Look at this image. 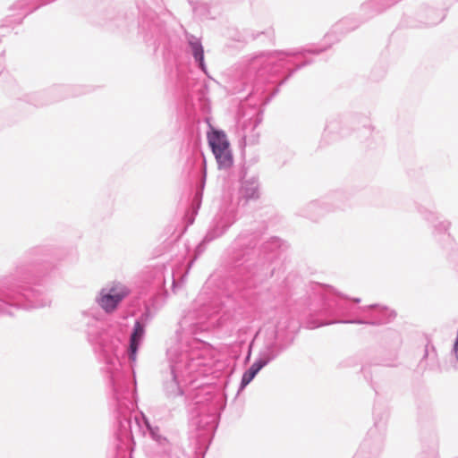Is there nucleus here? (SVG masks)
I'll return each mask as SVG.
<instances>
[{
  "label": "nucleus",
  "mask_w": 458,
  "mask_h": 458,
  "mask_svg": "<svg viewBox=\"0 0 458 458\" xmlns=\"http://www.w3.org/2000/svg\"><path fill=\"white\" fill-rule=\"evenodd\" d=\"M140 29L147 45L156 51L160 46L168 44V32L165 23L152 11L144 13L140 21Z\"/></svg>",
  "instance_id": "11"
},
{
  "label": "nucleus",
  "mask_w": 458,
  "mask_h": 458,
  "mask_svg": "<svg viewBox=\"0 0 458 458\" xmlns=\"http://www.w3.org/2000/svg\"><path fill=\"white\" fill-rule=\"evenodd\" d=\"M360 119L367 121L366 117H362L357 114H337L331 116L326 124L324 131L319 141V147H326L340 139L351 134L354 125L360 122Z\"/></svg>",
  "instance_id": "10"
},
{
  "label": "nucleus",
  "mask_w": 458,
  "mask_h": 458,
  "mask_svg": "<svg viewBox=\"0 0 458 458\" xmlns=\"http://www.w3.org/2000/svg\"><path fill=\"white\" fill-rule=\"evenodd\" d=\"M29 3L27 0H18L10 6V11H25Z\"/></svg>",
  "instance_id": "34"
},
{
  "label": "nucleus",
  "mask_w": 458,
  "mask_h": 458,
  "mask_svg": "<svg viewBox=\"0 0 458 458\" xmlns=\"http://www.w3.org/2000/svg\"><path fill=\"white\" fill-rule=\"evenodd\" d=\"M256 374L253 373L252 371H250L249 369H247L242 376V378H241V382H240V385H239V387H238V391L236 393V396L239 395V394L243 391L247 386L248 385H250L253 379L256 377Z\"/></svg>",
  "instance_id": "27"
},
{
  "label": "nucleus",
  "mask_w": 458,
  "mask_h": 458,
  "mask_svg": "<svg viewBox=\"0 0 458 458\" xmlns=\"http://www.w3.org/2000/svg\"><path fill=\"white\" fill-rule=\"evenodd\" d=\"M269 349L270 347H265L262 344L254 362L248 368L250 371L258 375L262 369L277 358L276 353H272Z\"/></svg>",
  "instance_id": "20"
},
{
  "label": "nucleus",
  "mask_w": 458,
  "mask_h": 458,
  "mask_svg": "<svg viewBox=\"0 0 458 458\" xmlns=\"http://www.w3.org/2000/svg\"><path fill=\"white\" fill-rule=\"evenodd\" d=\"M11 308L21 309V257L13 272L0 281V314L12 315Z\"/></svg>",
  "instance_id": "9"
},
{
  "label": "nucleus",
  "mask_w": 458,
  "mask_h": 458,
  "mask_svg": "<svg viewBox=\"0 0 458 458\" xmlns=\"http://www.w3.org/2000/svg\"><path fill=\"white\" fill-rule=\"evenodd\" d=\"M263 233V226L244 229L233 242L230 276L235 290L242 293V297L249 295L244 291L284 276L282 255L288 249L287 242L278 236H271L261 242Z\"/></svg>",
  "instance_id": "2"
},
{
  "label": "nucleus",
  "mask_w": 458,
  "mask_h": 458,
  "mask_svg": "<svg viewBox=\"0 0 458 458\" xmlns=\"http://www.w3.org/2000/svg\"><path fill=\"white\" fill-rule=\"evenodd\" d=\"M130 293L126 286L102 288L95 301L107 314L115 311L123 299Z\"/></svg>",
  "instance_id": "13"
},
{
  "label": "nucleus",
  "mask_w": 458,
  "mask_h": 458,
  "mask_svg": "<svg viewBox=\"0 0 458 458\" xmlns=\"http://www.w3.org/2000/svg\"><path fill=\"white\" fill-rule=\"evenodd\" d=\"M353 458H368L367 456L362 455L361 453H357L354 454Z\"/></svg>",
  "instance_id": "42"
},
{
  "label": "nucleus",
  "mask_w": 458,
  "mask_h": 458,
  "mask_svg": "<svg viewBox=\"0 0 458 458\" xmlns=\"http://www.w3.org/2000/svg\"><path fill=\"white\" fill-rule=\"evenodd\" d=\"M219 170H226L233 165V156L231 147L227 149L219 150L213 153Z\"/></svg>",
  "instance_id": "23"
},
{
  "label": "nucleus",
  "mask_w": 458,
  "mask_h": 458,
  "mask_svg": "<svg viewBox=\"0 0 458 458\" xmlns=\"http://www.w3.org/2000/svg\"><path fill=\"white\" fill-rule=\"evenodd\" d=\"M299 328V322L286 314L277 320L272 331L266 333L263 345L270 347L269 351L278 357L293 344Z\"/></svg>",
  "instance_id": "8"
},
{
  "label": "nucleus",
  "mask_w": 458,
  "mask_h": 458,
  "mask_svg": "<svg viewBox=\"0 0 458 458\" xmlns=\"http://www.w3.org/2000/svg\"><path fill=\"white\" fill-rule=\"evenodd\" d=\"M130 387L134 390L136 393V385H130ZM133 400L135 402V405L133 409L130 411L129 418L131 420V429L127 434L126 429L119 430L118 420L114 414V405L113 402V394L110 390V401L109 405L113 410V415L114 418V458H133L132 452L134 450V437H133V421L135 429L141 434L142 436H146L147 434L149 436L151 439L157 442L159 445L165 446L168 443L165 437L160 434L159 428L157 426H152L148 418L145 416L143 412H140L139 415H135L132 420V412L137 407V396L134 394Z\"/></svg>",
  "instance_id": "5"
},
{
  "label": "nucleus",
  "mask_w": 458,
  "mask_h": 458,
  "mask_svg": "<svg viewBox=\"0 0 458 458\" xmlns=\"http://www.w3.org/2000/svg\"><path fill=\"white\" fill-rule=\"evenodd\" d=\"M256 336H257V335L253 337V339L247 345V352H246L245 357L243 359V363L245 365L250 361L253 347L255 344Z\"/></svg>",
  "instance_id": "32"
},
{
  "label": "nucleus",
  "mask_w": 458,
  "mask_h": 458,
  "mask_svg": "<svg viewBox=\"0 0 458 458\" xmlns=\"http://www.w3.org/2000/svg\"><path fill=\"white\" fill-rule=\"evenodd\" d=\"M362 126H363V129H364L368 133H370V132H371V131H372V127H371V125H370V124H369V125H367L366 123H363V125H362Z\"/></svg>",
  "instance_id": "41"
},
{
  "label": "nucleus",
  "mask_w": 458,
  "mask_h": 458,
  "mask_svg": "<svg viewBox=\"0 0 458 458\" xmlns=\"http://www.w3.org/2000/svg\"><path fill=\"white\" fill-rule=\"evenodd\" d=\"M269 349L270 347H265L262 344L254 362L248 368L250 371L258 375L262 369L277 358L276 353H272Z\"/></svg>",
  "instance_id": "21"
},
{
  "label": "nucleus",
  "mask_w": 458,
  "mask_h": 458,
  "mask_svg": "<svg viewBox=\"0 0 458 458\" xmlns=\"http://www.w3.org/2000/svg\"><path fill=\"white\" fill-rule=\"evenodd\" d=\"M395 358H396V356L394 355L393 358L383 359L380 361H376L375 365H380V366H386V367H393V366H394V361Z\"/></svg>",
  "instance_id": "36"
},
{
  "label": "nucleus",
  "mask_w": 458,
  "mask_h": 458,
  "mask_svg": "<svg viewBox=\"0 0 458 458\" xmlns=\"http://www.w3.org/2000/svg\"><path fill=\"white\" fill-rule=\"evenodd\" d=\"M193 12L204 15L208 18V4H198L192 6Z\"/></svg>",
  "instance_id": "33"
},
{
  "label": "nucleus",
  "mask_w": 458,
  "mask_h": 458,
  "mask_svg": "<svg viewBox=\"0 0 458 458\" xmlns=\"http://www.w3.org/2000/svg\"><path fill=\"white\" fill-rule=\"evenodd\" d=\"M260 197V183L259 176H247L244 169L240 172V187L238 190V204L245 206L250 201Z\"/></svg>",
  "instance_id": "14"
},
{
  "label": "nucleus",
  "mask_w": 458,
  "mask_h": 458,
  "mask_svg": "<svg viewBox=\"0 0 458 458\" xmlns=\"http://www.w3.org/2000/svg\"><path fill=\"white\" fill-rule=\"evenodd\" d=\"M437 357V353L435 345L431 343L430 339L427 338V343L424 346V353L419 363L420 368L426 369L428 365L426 360L428 359L435 360Z\"/></svg>",
  "instance_id": "26"
},
{
  "label": "nucleus",
  "mask_w": 458,
  "mask_h": 458,
  "mask_svg": "<svg viewBox=\"0 0 458 458\" xmlns=\"http://www.w3.org/2000/svg\"><path fill=\"white\" fill-rule=\"evenodd\" d=\"M373 416L374 426L369 429L366 437L357 451V453H361L362 455L368 458H378L383 450L389 410L376 403Z\"/></svg>",
  "instance_id": "7"
},
{
  "label": "nucleus",
  "mask_w": 458,
  "mask_h": 458,
  "mask_svg": "<svg viewBox=\"0 0 458 458\" xmlns=\"http://www.w3.org/2000/svg\"><path fill=\"white\" fill-rule=\"evenodd\" d=\"M430 444H431V447H432V457L431 458H436V454H435V447L437 446V435L436 433V431H433L431 434H430Z\"/></svg>",
  "instance_id": "37"
},
{
  "label": "nucleus",
  "mask_w": 458,
  "mask_h": 458,
  "mask_svg": "<svg viewBox=\"0 0 458 458\" xmlns=\"http://www.w3.org/2000/svg\"><path fill=\"white\" fill-rule=\"evenodd\" d=\"M360 371L363 374L364 379L370 384L371 387L374 389L375 393L377 394V390L372 382V373L370 371V368L369 367H361Z\"/></svg>",
  "instance_id": "31"
},
{
  "label": "nucleus",
  "mask_w": 458,
  "mask_h": 458,
  "mask_svg": "<svg viewBox=\"0 0 458 458\" xmlns=\"http://www.w3.org/2000/svg\"><path fill=\"white\" fill-rule=\"evenodd\" d=\"M207 138L212 153L227 149L231 147L226 133L221 129L210 127Z\"/></svg>",
  "instance_id": "18"
},
{
  "label": "nucleus",
  "mask_w": 458,
  "mask_h": 458,
  "mask_svg": "<svg viewBox=\"0 0 458 458\" xmlns=\"http://www.w3.org/2000/svg\"><path fill=\"white\" fill-rule=\"evenodd\" d=\"M156 314V301L151 299L145 301L143 310L135 319L126 350L121 338L122 334L96 307L79 311L72 317L71 323L73 330L85 335L97 358L105 364L119 430L126 429L127 433L131 424L130 411L135 405V393L130 387V385H136L134 365L146 335V327Z\"/></svg>",
  "instance_id": "1"
},
{
  "label": "nucleus",
  "mask_w": 458,
  "mask_h": 458,
  "mask_svg": "<svg viewBox=\"0 0 458 458\" xmlns=\"http://www.w3.org/2000/svg\"><path fill=\"white\" fill-rule=\"evenodd\" d=\"M168 369L163 376V392L169 400L179 399L183 403L190 401L192 388L185 382V370L189 363L199 356H193L187 352H178L176 348L167 351Z\"/></svg>",
  "instance_id": "6"
},
{
  "label": "nucleus",
  "mask_w": 458,
  "mask_h": 458,
  "mask_svg": "<svg viewBox=\"0 0 458 458\" xmlns=\"http://www.w3.org/2000/svg\"><path fill=\"white\" fill-rule=\"evenodd\" d=\"M51 104L67 98L78 97L88 92V88L78 85H54L45 89Z\"/></svg>",
  "instance_id": "15"
},
{
  "label": "nucleus",
  "mask_w": 458,
  "mask_h": 458,
  "mask_svg": "<svg viewBox=\"0 0 458 458\" xmlns=\"http://www.w3.org/2000/svg\"><path fill=\"white\" fill-rule=\"evenodd\" d=\"M323 199L329 202L327 205L329 212H334L349 207L350 195L345 191L338 190L323 197Z\"/></svg>",
  "instance_id": "19"
},
{
  "label": "nucleus",
  "mask_w": 458,
  "mask_h": 458,
  "mask_svg": "<svg viewBox=\"0 0 458 458\" xmlns=\"http://www.w3.org/2000/svg\"><path fill=\"white\" fill-rule=\"evenodd\" d=\"M210 369L203 358L193 359L185 370V382L192 388L187 403L190 426L199 432L198 437L211 440L218 428L222 412L226 407L229 377L218 382L208 381Z\"/></svg>",
  "instance_id": "3"
},
{
  "label": "nucleus",
  "mask_w": 458,
  "mask_h": 458,
  "mask_svg": "<svg viewBox=\"0 0 458 458\" xmlns=\"http://www.w3.org/2000/svg\"><path fill=\"white\" fill-rule=\"evenodd\" d=\"M4 68V51L0 54V74Z\"/></svg>",
  "instance_id": "40"
},
{
  "label": "nucleus",
  "mask_w": 458,
  "mask_h": 458,
  "mask_svg": "<svg viewBox=\"0 0 458 458\" xmlns=\"http://www.w3.org/2000/svg\"><path fill=\"white\" fill-rule=\"evenodd\" d=\"M187 43L189 52L194 59V63L206 76H208V71L205 63L204 47L200 38L194 35H187Z\"/></svg>",
  "instance_id": "17"
},
{
  "label": "nucleus",
  "mask_w": 458,
  "mask_h": 458,
  "mask_svg": "<svg viewBox=\"0 0 458 458\" xmlns=\"http://www.w3.org/2000/svg\"><path fill=\"white\" fill-rule=\"evenodd\" d=\"M245 345H246V342L244 340H241V341L235 343L234 345L232 347L231 356L234 360H238L240 358L241 353H242L243 348L245 347Z\"/></svg>",
  "instance_id": "28"
},
{
  "label": "nucleus",
  "mask_w": 458,
  "mask_h": 458,
  "mask_svg": "<svg viewBox=\"0 0 458 458\" xmlns=\"http://www.w3.org/2000/svg\"><path fill=\"white\" fill-rule=\"evenodd\" d=\"M329 202L324 201L323 198L320 199L312 200L303 206L299 211L298 215L310 221L317 222L321 217L329 213L327 204Z\"/></svg>",
  "instance_id": "16"
},
{
  "label": "nucleus",
  "mask_w": 458,
  "mask_h": 458,
  "mask_svg": "<svg viewBox=\"0 0 458 458\" xmlns=\"http://www.w3.org/2000/svg\"><path fill=\"white\" fill-rule=\"evenodd\" d=\"M319 302V308L312 310L306 318L305 327L308 329L333 324L381 326L392 322L397 315L395 310L379 304L360 306V298H350L331 286L322 288Z\"/></svg>",
  "instance_id": "4"
},
{
  "label": "nucleus",
  "mask_w": 458,
  "mask_h": 458,
  "mask_svg": "<svg viewBox=\"0 0 458 458\" xmlns=\"http://www.w3.org/2000/svg\"><path fill=\"white\" fill-rule=\"evenodd\" d=\"M24 100L36 107L51 105V101H49L45 90L27 94L24 97Z\"/></svg>",
  "instance_id": "24"
},
{
  "label": "nucleus",
  "mask_w": 458,
  "mask_h": 458,
  "mask_svg": "<svg viewBox=\"0 0 458 458\" xmlns=\"http://www.w3.org/2000/svg\"><path fill=\"white\" fill-rule=\"evenodd\" d=\"M203 181H206V178H203ZM204 184H205V182H203L202 185H201V188L203 189L204 188Z\"/></svg>",
  "instance_id": "44"
},
{
  "label": "nucleus",
  "mask_w": 458,
  "mask_h": 458,
  "mask_svg": "<svg viewBox=\"0 0 458 458\" xmlns=\"http://www.w3.org/2000/svg\"><path fill=\"white\" fill-rule=\"evenodd\" d=\"M125 19L123 17V16H118L116 19H115V26L117 28L121 27L122 25L125 24Z\"/></svg>",
  "instance_id": "39"
},
{
  "label": "nucleus",
  "mask_w": 458,
  "mask_h": 458,
  "mask_svg": "<svg viewBox=\"0 0 458 458\" xmlns=\"http://www.w3.org/2000/svg\"><path fill=\"white\" fill-rule=\"evenodd\" d=\"M171 276H172V279H173L172 280V285H173V287H174L175 282H174V274L173 273L171 274Z\"/></svg>",
  "instance_id": "43"
},
{
  "label": "nucleus",
  "mask_w": 458,
  "mask_h": 458,
  "mask_svg": "<svg viewBox=\"0 0 458 458\" xmlns=\"http://www.w3.org/2000/svg\"><path fill=\"white\" fill-rule=\"evenodd\" d=\"M147 282L151 290L160 292L165 287L166 280L163 267H153L148 270Z\"/></svg>",
  "instance_id": "22"
},
{
  "label": "nucleus",
  "mask_w": 458,
  "mask_h": 458,
  "mask_svg": "<svg viewBox=\"0 0 458 458\" xmlns=\"http://www.w3.org/2000/svg\"><path fill=\"white\" fill-rule=\"evenodd\" d=\"M446 17V10L429 8L427 11L426 26H436L441 23Z\"/></svg>",
  "instance_id": "25"
},
{
  "label": "nucleus",
  "mask_w": 458,
  "mask_h": 458,
  "mask_svg": "<svg viewBox=\"0 0 458 458\" xmlns=\"http://www.w3.org/2000/svg\"><path fill=\"white\" fill-rule=\"evenodd\" d=\"M237 220V209L231 205L222 207L214 216L198 249L222 236Z\"/></svg>",
  "instance_id": "12"
},
{
  "label": "nucleus",
  "mask_w": 458,
  "mask_h": 458,
  "mask_svg": "<svg viewBox=\"0 0 458 458\" xmlns=\"http://www.w3.org/2000/svg\"><path fill=\"white\" fill-rule=\"evenodd\" d=\"M287 281H288V279L284 277L282 283L280 284V290L278 292V294L283 297L287 296L289 294Z\"/></svg>",
  "instance_id": "35"
},
{
  "label": "nucleus",
  "mask_w": 458,
  "mask_h": 458,
  "mask_svg": "<svg viewBox=\"0 0 458 458\" xmlns=\"http://www.w3.org/2000/svg\"><path fill=\"white\" fill-rule=\"evenodd\" d=\"M208 78L211 79V81H214V78H211V76L208 74V76H207Z\"/></svg>",
  "instance_id": "45"
},
{
  "label": "nucleus",
  "mask_w": 458,
  "mask_h": 458,
  "mask_svg": "<svg viewBox=\"0 0 458 458\" xmlns=\"http://www.w3.org/2000/svg\"><path fill=\"white\" fill-rule=\"evenodd\" d=\"M386 68L385 66L375 67L371 71L370 77L373 81H380L385 77Z\"/></svg>",
  "instance_id": "29"
},
{
  "label": "nucleus",
  "mask_w": 458,
  "mask_h": 458,
  "mask_svg": "<svg viewBox=\"0 0 458 458\" xmlns=\"http://www.w3.org/2000/svg\"><path fill=\"white\" fill-rule=\"evenodd\" d=\"M202 188L200 190L196 191L194 194V201L198 202L199 205H200V201L202 199Z\"/></svg>",
  "instance_id": "38"
},
{
  "label": "nucleus",
  "mask_w": 458,
  "mask_h": 458,
  "mask_svg": "<svg viewBox=\"0 0 458 458\" xmlns=\"http://www.w3.org/2000/svg\"><path fill=\"white\" fill-rule=\"evenodd\" d=\"M208 93V85L206 81H203L198 89V98L199 101L204 102L208 100L207 95Z\"/></svg>",
  "instance_id": "30"
}]
</instances>
